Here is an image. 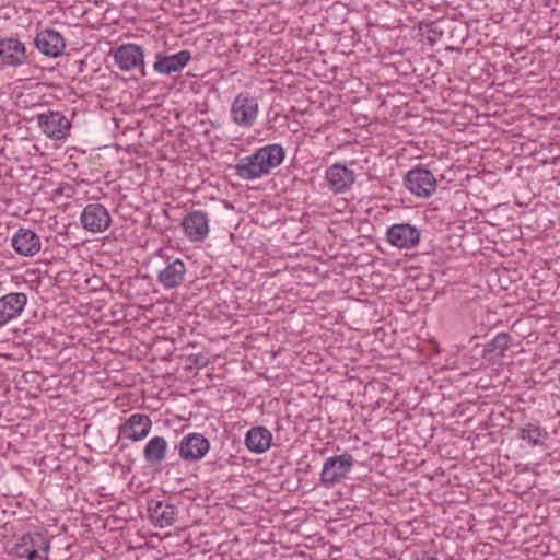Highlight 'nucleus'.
Listing matches in <instances>:
<instances>
[{"label": "nucleus", "mask_w": 560, "mask_h": 560, "mask_svg": "<svg viewBox=\"0 0 560 560\" xmlns=\"http://www.w3.org/2000/svg\"><path fill=\"white\" fill-rule=\"evenodd\" d=\"M117 66L124 71H130L140 65V46L126 44L119 46L114 54Z\"/></svg>", "instance_id": "21"}, {"label": "nucleus", "mask_w": 560, "mask_h": 560, "mask_svg": "<svg viewBox=\"0 0 560 560\" xmlns=\"http://www.w3.org/2000/svg\"><path fill=\"white\" fill-rule=\"evenodd\" d=\"M151 425V419L148 416L142 415V439L149 434Z\"/></svg>", "instance_id": "29"}, {"label": "nucleus", "mask_w": 560, "mask_h": 560, "mask_svg": "<svg viewBox=\"0 0 560 560\" xmlns=\"http://www.w3.org/2000/svg\"><path fill=\"white\" fill-rule=\"evenodd\" d=\"M420 230L409 223H395L386 231V238L397 248H412L420 242Z\"/></svg>", "instance_id": "11"}, {"label": "nucleus", "mask_w": 560, "mask_h": 560, "mask_svg": "<svg viewBox=\"0 0 560 560\" xmlns=\"http://www.w3.org/2000/svg\"><path fill=\"white\" fill-rule=\"evenodd\" d=\"M147 226L160 233L167 221L166 211L161 206H153L147 212Z\"/></svg>", "instance_id": "26"}, {"label": "nucleus", "mask_w": 560, "mask_h": 560, "mask_svg": "<svg viewBox=\"0 0 560 560\" xmlns=\"http://www.w3.org/2000/svg\"><path fill=\"white\" fill-rule=\"evenodd\" d=\"M517 436L526 441L532 447H535L544 445L541 438H547L548 433L544 428L528 422L518 430Z\"/></svg>", "instance_id": "23"}, {"label": "nucleus", "mask_w": 560, "mask_h": 560, "mask_svg": "<svg viewBox=\"0 0 560 560\" xmlns=\"http://www.w3.org/2000/svg\"><path fill=\"white\" fill-rule=\"evenodd\" d=\"M11 246L21 256H34L42 247L38 235L28 229H19L11 238Z\"/></svg>", "instance_id": "17"}, {"label": "nucleus", "mask_w": 560, "mask_h": 560, "mask_svg": "<svg viewBox=\"0 0 560 560\" xmlns=\"http://www.w3.org/2000/svg\"><path fill=\"white\" fill-rule=\"evenodd\" d=\"M271 441V432L265 427H254L245 436L246 447L256 454H261L269 450Z\"/></svg>", "instance_id": "20"}, {"label": "nucleus", "mask_w": 560, "mask_h": 560, "mask_svg": "<svg viewBox=\"0 0 560 560\" xmlns=\"http://www.w3.org/2000/svg\"><path fill=\"white\" fill-rule=\"evenodd\" d=\"M141 32H142V39H144L145 35L149 36L150 38L154 37V35H151V30H148L143 25H142Z\"/></svg>", "instance_id": "31"}, {"label": "nucleus", "mask_w": 560, "mask_h": 560, "mask_svg": "<svg viewBox=\"0 0 560 560\" xmlns=\"http://www.w3.org/2000/svg\"><path fill=\"white\" fill-rule=\"evenodd\" d=\"M147 513L150 522L158 527H166L175 520V506L165 501L148 499Z\"/></svg>", "instance_id": "18"}, {"label": "nucleus", "mask_w": 560, "mask_h": 560, "mask_svg": "<svg viewBox=\"0 0 560 560\" xmlns=\"http://www.w3.org/2000/svg\"><path fill=\"white\" fill-rule=\"evenodd\" d=\"M145 268L148 270L147 273H142V279L152 278L155 275V265L150 264V259L145 264Z\"/></svg>", "instance_id": "30"}, {"label": "nucleus", "mask_w": 560, "mask_h": 560, "mask_svg": "<svg viewBox=\"0 0 560 560\" xmlns=\"http://www.w3.org/2000/svg\"><path fill=\"white\" fill-rule=\"evenodd\" d=\"M144 302V299H142ZM142 346L148 348V352H142V360L147 359L155 361L158 358L165 359V353H162L161 346L167 343V339L159 334V330H164L158 315L154 314V304L151 302L150 305L142 303Z\"/></svg>", "instance_id": "2"}, {"label": "nucleus", "mask_w": 560, "mask_h": 560, "mask_svg": "<svg viewBox=\"0 0 560 560\" xmlns=\"http://www.w3.org/2000/svg\"><path fill=\"white\" fill-rule=\"evenodd\" d=\"M176 450L183 460L198 462L209 452L210 442L203 434L191 432L180 440L178 445H176Z\"/></svg>", "instance_id": "8"}, {"label": "nucleus", "mask_w": 560, "mask_h": 560, "mask_svg": "<svg viewBox=\"0 0 560 560\" xmlns=\"http://www.w3.org/2000/svg\"><path fill=\"white\" fill-rule=\"evenodd\" d=\"M34 44L43 55L51 58L61 56L66 48L65 38L54 28H46L37 33Z\"/></svg>", "instance_id": "13"}, {"label": "nucleus", "mask_w": 560, "mask_h": 560, "mask_svg": "<svg viewBox=\"0 0 560 560\" xmlns=\"http://www.w3.org/2000/svg\"><path fill=\"white\" fill-rule=\"evenodd\" d=\"M142 78L147 75L144 70V61L142 60V71H141Z\"/></svg>", "instance_id": "33"}, {"label": "nucleus", "mask_w": 560, "mask_h": 560, "mask_svg": "<svg viewBox=\"0 0 560 560\" xmlns=\"http://www.w3.org/2000/svg\"><path fill=\"white\" fill-rule=\"evenodd\" d=\"M167 441L163 436H153L145 444L142 454L152 466L161 465L167 452Z\"/></svg>", "instance_id": "22"}, {"label": "nucleus", "mask_w": 560, "mask_h": 560, "mask_svg": "<svg viewBox=\"0 0 560 560\" xmlns=\"http://www.w3.org/2000/svg\"><path fill=\"white\" fill-rule=\"evenodd\" d=\"M510 343L511 336L506 332H500L486 345V351L502 358L509 349Z\"/></svg>", "instance_id": "25"}, {"label": "nucleus", "mask_w": 560, "mask_h": 560, "mask_svg": "<svg viewBox=\"0 0 560 560\" xmlns=\"http://www.w3.org/2000/svg\"><path fill=\"white\" fill-rule=\"evenodd\" d=\"M428 39L430 43H435L443 34V31L440 28V22L433 21L425 25Z\"/></svg>", "instance_id": "27"}, {"label": "nucleus", "mask_w": 560, "mask_h": 560, "mask_svg": "<svg viewBox=\"0 0 560 560\" xmlns=\"http://www.w3.org/2000/svg\"><path fill=\"white\" fill-rule=\"evenodd\" d=\"M325 178L330 190L335 194H342L351 188L355 180V175L345 164L335 163L326 170Z\"/></svg>", "instance_id": "14"}, {"label": "nucleus", "mask_w": 560, "mask_h": 560, "mask_svg": "<svg viewBox=\"0 0 560 560\" xmlns=\"http://www.w3.org/2000/svg\"><path fill=\"white\" fill-rule=\"evenodd\" d=\"M40 130L50 139H65L71 128L70 120L61 113L48 110L37 115Z\"/></svg>", "instance_id": "10"}, {"label": "nucleus", "mask_w": 560, "mask_h": 560, "mask_svg": "<svg viewBox=\"0 0 560 560\" xmlns=\"http://www.w3.org/2000/svg\"><path fill=\"white\" fill-rule=\"evenodd\" d=\"M258 113V101L249 92L238 93L231 105V119L238 127H253Z\"/></svg>", "instance_id": "5"}, {"label": "nucleus", "mask_w": 560, "mask_h": 560, "mask_svg": "<svg viewBox=\"0 0 560 560\" xmlns=\"http://www.w3.org/2000/svg\"><path fill=\"white\" fill-rule=\"evenodd\" d=\"M182 226L192 242H202L209 234V219L203 211H192L184 217Z\"/></svg>", "instance_id": "15"}, {"label": "nucleus", "mask_w": 560, "mask_h": 560, "mask_svg": "<svg viewBox=\"0 0 560 560\" xmlns=\"http://www.w3.org/2000/svg\"><path fill=\"white\" fill-rule=\"evenodd\" d=\"M150 108H151V106H149V107H142V114H143V113H144V114H147V113L150 110Z\"/></svg>", "instance_id": "34"}, {"label": "nucleus", "mask_w": 560, "mask_h": 560, "mask_svg": "<svg viewBox=\"0 0 560 560\" xmlns=\"http://www.w3.org/2000/svg\"><path fill=\"white\" fill-rule=\"evenodd\" d=\"M145 25L152 26V22H145Z\"/></svg>", "instance_id": "35"}, {"label": "nucleus", "mask_w": 560, "mask_h": 560, "mask_svg": "<svg viewBox=\"0 0 560 560\" xmlns=\"http://www.w3.org/2000/svg\"><path fill=\"white\" fill-rule=\"evenodd\" d=\"M26 46L16 37L0 38V63L3 67L18 68L28 62Z\"/></svg>", "instance_id": "9"}, {"label": "nucleus", "mask_w": 560, "mask_h": 560, "mask_svg": "<svg viewBox=\"0 0 560 560\" xmlns=\"http://www.w3.org/2000/svg\"><path fill=\"white\" fill-rule=\"evenodd\" d=\"M150 264L155 265V275L166 289L176 288L184 281L186 267L180 259L167 262L161 249H158L150 258Z\"/></svg>", "instance_id": "4"}, {"label": "nucleus", "mask_w": 560, "mask_h": 560, "mask_svg": "<svg viewBox=\"0 0 560 560\" xmlns=\"http://www.w3.org/2000/svg\"><path fill=\"white\" fill-rule=\"evenodd\" d=\"M80 220L83 229L93 233L105 231L112 222L107 209L101 203H89L83 209Z\"/></svg>", "instance_id": "12"}, {"label": "nucleus", "mask_w": 560, "mask_h": 560, "mask_svg": "<svg viewBox=\"0 0 560 560\" xmlns=\"http://www.w3.org/2000/svg\"><path fill=\"white\" fill-rule=\"evenodd\" d=\"M284 156L285 151L281 144H266L253 154L242 158L234 167L235 174L245 180L260 178L278 167L283 162Z\"/></svg>", "instance_id": "1"}, {"label": "nucleus", "mask_w": 560, "mask_h": 560, "mask_svg": "<svg viewBox=\"0 0 560 560\" xmlns=\"http://www.w3.org/2000/svg\"><path fill=\"white\" fill-rule=\"evenodd\" d=\"M353 465L354 458L349 453L328 457L323 465L320 483L326 488L335 486L341 479L346 478Z\"/></svg>", "instance_id": "6"}, {"label": "nucleus", "mask_w": 560, "mask_h": 560, "mask_svg": "<svg viewBox=\"0 0 560 560\" xmlns=\"http://www.w3.org/2000/svg\"><path fill=\"white\" fill-rule=\"evenodd\" d=\"M50 541L42 533H26L22 535L13 547L18 558L26 560H48Z\"/></svg>", "instance_id": "3"}, {"label": "nucleus", "mask_w": 560, "mask_h": 560, "mask_svg": "<svg viewBox=\"0 0 560 560\" xmlns=\"http://www.w3.org/2000/svg\"><path fill=\"white\" fill-rule=\"evenodd\" d=\"M155 58L153 69L162 74H171L184 69L191 59V54L189 50H180L176 54L165 56L156 54Z\"/></svg>", "instance_id": "19"}, {"label": "nucleus", "mask_w": 560, "mask_h": 560, "mask_svg": "<svg viewBox=\"0 0 560 560\" xmlns=\"http://www.w3.org/2000/svg\"><path fill=\"white\" fill-rule=\"evenodd\" d=\"M188 360L197 369H202L209 364V359L202 353L190 354Z\"/></svg>", "instance_id": "28"}, {"label": "nucleus", "mask_w": 560, "mask_h": 560, "mask_svg": "<svg viewBox=\"0 0 560 560\" xmlns=\"http://www.w3.org/2000/svg\"><path fill=\"white\" fill-rule=\"evenodd\" d=\"M405 187L415 196L428 198L436 189L438 182L431 171L423 166L410 170L404 178Z\"/></svg>", "instance_id": "7"}, {"label": "nucleus", "mask_w": 560, "mask_h": 560, "mask_svg": "<svg viewBox=\"0 0 560 560\" xmlns=\"http://www.w3.org/2000/svg\"><path fill=\"white\" fill-rule=\"evenodd\" d=\"M140 425V413L132 415L119 428V441L122 446H127V441L137 442L140 440V431L137 427Z\"/></svg>", "instance_id": "24"}, {"label": "nucleus", "mask_w": 560, "mask_h": 560, "mask_svg": "<svg viewBox=\"0 0 560 560\" xmlns=\"http://www.w3.org/2000/svg\"><path fill=\"white\" fill-rule=\"evenodd\" d=\"M416 560H436L434 557H427V553L422 558H417Z\"/></svg>", "instance_id": "32"}, {"label": "nucleus", "mask_w": 560, "mask_h": 560, "mask_svg": "<svg viewBox=\"0 0 560 560\" xmlns=\"http://www.w3.org/2000/svg\"><path fill=\"white\" fill-rule=\"evenodd\" d=\"M27 303V295L21 292L8 293L0 298V328L20 316Z\"/></svg>", "instance_id": "16"}]
</instances>
